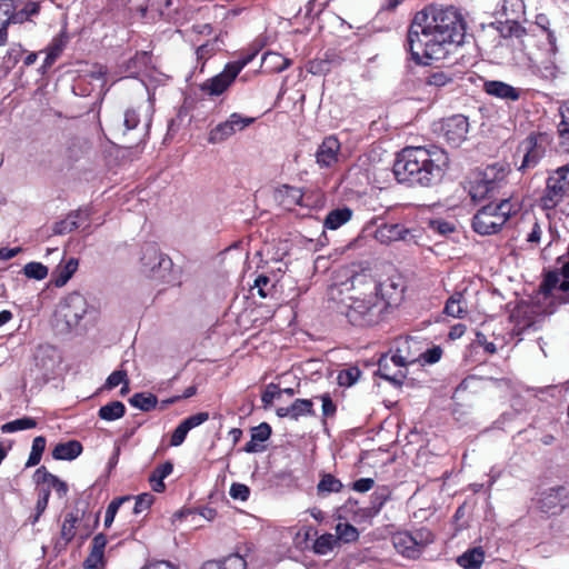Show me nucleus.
<instances>
[{"label": "nucleus", "mask_w": 569, "mask_h": 569, "mask_svg": "<svg viewBox=\"0 0 569 569\" xmlns=\"http://www.w3.org/2000/svg\"><path fill=\"white\" fill-rule=\"evenodd\" d=\"M536 26L541 29L543 34L546 36L549 44H550V51L555 54L557 51V38L555 33L548 28L549 20L545 14H537L536 16Z\"/></svg>", "instance_id": "nucleus-41"}, {"label": "nucleus", "mask_w": 569, "mask_h": 569, "mask_svg": "<svg viewBox=\"0 0 569 569\" xmlns=\"http://www.w3.org/2000/svg\"><path fill=\"white\" fill-rule=\"evenodd\" d=\"M141 272L151 279L163 283H174L172 260L162 253L153 243H147L141 249Z\"/></svg>", "instance_id": "nucleus-6"}, {"label": "nucleus", "mask_w": 569, "mask_h": 569, "mask_svg": "<svg viewBox=\"0 0 569 569\" xmlns=\"http://www.w3.org/2000/svg\"><path fill=\"white\" fill-rule=\"evenodd\" d=\"M485 560L481 548H473L458 557V563L465 569H478Z\"/></svg>", "instance_id": "nucleus-28"}, {"label": "nucleus", "mask_w": 569, "mask_h": 569, "mask_svg": "<svg viewBox=\"0 0 569 569\" xmlns=\"http://www.w3.org/2000/svg\"><path fill=\"white\" fill-rule=\"evenodd\" d=\"M418 343L419 342L412 337L401 338L397 341V350H399V352H402L410 357H418V360H419L420 355H419L418 350H416L415 352L411 350L412 347H416Z\"/></svg>", "instance_id": "nucleus-47"}, {"label": "nucleus", "mask_w": 569, "mask_h": 569, "mask_svg": "<svg viewBox=\"0 0 569 569\" xmlns=\"http://www.w3.org/2000/svg\"><path fill=\"white\" fill-rule=\"evenodd\" d=\"M209 419V413L208 412H198L196 415H192L188 418H186L182 422L183 425L189 429H193L200 425H202L203 422H206L207 420Z\"/></svg>", "instance_id": "nucleus-62"}, {"label": "nucleus", "mask_w": 569, "mask_h": 569, "mask_svg": "<svg viewBox=\"0 0 569 569\" xmlns=\"http://www.w3.org/2000/svg\"><path fill=\"white\" fill-rule=\"evenodd\" d=\"M26 277L42 280L48 276V268L40 262H29L23 268Z\"/></svg>", "instance_id": "nucleus-44"}, {"label": "nucleus", "mask_w": 569, "mask_h": 569, "mask_svg": "<svg viewBox=\"0 0 569 569\" xmlns=\"http://www.w3.org/2000/svg\"><path fill=\"white\" fill-rule=\"evenodd\" d=\"M147 60V52L137 53L134 57L128 60L126 71L130 72L131 74L137 73L140 66L144 64Z\"/></svg>", "instance_id": "nucleus-58"}, {"label": "nucleus", "mask_w": 569, "mask_h": 569, "mask_svg": "<svg viewBox=\"0 0 569 569\" xmlns=\"http://www.w3.org/2000/svg\"><path fill=\"white\" fill-rule=\"evenodd\" d=\"M129 403L148 412L157 407L158 398L153 393L137 392L129 399Z\"/></svg>", "instance_id": "nucleus-35"}, {"label": "nucleus", "mask_w": 569, "mask_h": 569, "mask_svg": "<svg viewBox=\"0 0 569 569\" xmlns=\"http://www.w3.org/2000/svg\"><path fill=\"white\" fill-rule=\"evenodd\" d=\"M223 569H247L246 560L238 553L229 555L221 560Z\"/></svg>", "instance_id": "nucleus-49"}, {"label": "nucleus", "mask_w": 569, "mask_h": 569, "mask_svg": "<svg viewBox=\"0 0 569 569\" xmlns=\"http://www.w3.org/2000/svg\"><path fill=\"white\" fill-rule=\"evenodd\" d=\"M466 26L453 7L429 4L418 11L407 32L406 48L418 64L443 60L463 43Z\"/></svg>", "instance_id": "nucleus-1"}, {"label": "nucleus", "mask_w": 569, "mask_h": 569, "mask_svg": "<svg viewBox=\"0 0 569 569\" xmlns=\"http://www.w3.org/2000/svg\"><path fill=\"white\" fill-rule=\"evenodd\" d=\"M230 496L240 501H246L249 498L250 489L243 483L234 482L230 487Z\"/></svg>", "instance_id": "nucleus-55"}, {"label": "nucleus", "mask_w": 569, "mask_h": 569, "mask_svg": "<svg viewBox=\"0 0 569 569\" xmlns=\"http://www.w3.org/2000/svg\"><path fill=\"white\" fill-rule=\"evenodd\" d=\"M46 443H47L46 438L42 436H38L33 439L31 452L26 462V468L37 466L40 462L42 453L46 449Z\"/></svg>", "instance_id": "nucleus-38"}, {"label": "nucleus", "mask_w": 569, "mask_h": 569, "mask_svg": "<svg viewBox=\"0 0 569 569\" xmlns=\"http://www.w3.org/2000/svg\"><path fill=\"white\" fill-rule=\"evenodd\" d=\"M445 313L453 318H462L467 313L466 302L461 292H455L446 302Z\"/></svg>", "instance_id": "nucleus-29"}, {"label": "nucleus", "mask_w": 569, "mask_h": 569, "mask_svg": "<svg viewBox=\"0 0 569 569\" xmlns=\"http://www.w3.org/2000/svg\"><path fill=\"white\" fill-rule=\"evenodd\" d=\"M33 481L38 486L48 483V487L50 489L53 488L59 497H64L68 492V485L57 476L49 472L44 466H41L34 471Z\"/></svg>", "instance_id": "nucleus-21"}, {"label": "nucleus", "mask_w": 569, "mask_h": 569, "mask_svg": "<svg viewBox=\"0 0 569 569\" xmlns=\"http://www.w3.org/2000/svg\"><path fill=\"white\" fill-rule=\"evenodd\" d=\"M505 21H496L488 26L487 34L488 36H498L499 39H507L509 37L520 38L525 33V29L519 24L516 20V17L506 16Z\"/></svg>", "instance_id": "nucleus-13"}, {"label": "nucleus", "mask_w": 569, "mask_h": 569, "mask_svg": "<svg viewBox=\"0 0 569 569\" xmlns=\"http://www.w3.org/2000/svg\"><path fill=\"white\" fill-rule=\"evenodd\" d=\"M82 452V445L77 440L58 443L52 450L56 460H73Z\"/></svg>", "instance_id": "nucleus-24"}, {"label": "nucleus", "mask_w": 569, "mask_h": 569, "mask_svg": "<svg viewBox=\"0 0 569 569\" xmlns=\"http://www.w3.org/2000/svg\"><path fill=\"white\" fill-rule=\"evenodd\" d=\"M218 41H219V38L216 37L213 39V41H208V42L201 44L200 47H198V49H197L198 59H206V58L212 56L216 51H218L219 50Z\"/></svg>", "instance_id": "nucleus-53"}, {"label": "nucleus", "mask_w": 569, "mask_h": 569, "mask_svg": "<svg viewBox=\"0 0 569 569\" xmlns=\"http://www.w3.org/2000/svg\"><path fill=\"white\" fill-rule=\"evenodd\" d=\"M510 319L515 322L512 332L521 336L533 326V309L528 305H519L512 311Z\"/></svg>", "instance_id": "nucleus-18"}, {"label": "nucleus", "mask_w": 569, "mask_h": 569, "mask_svg": "<svg viewBox=\"0 0 569 569\" xmlns=\"http://www.w3.org/2000/svg\"><path fill=\"white\" fill-rule=\"evenodd\" d=\"M352 217V210L348 207L338 208L335 210H331L326 219H325V227L330 230H336L340 228L342 224L347 223Z\"/></svg>", "instance_id": "nucleus-26"}, {"label": "nucleus", "mask_w": 569, "mask_h": 569, "mask_svg": "<svg viewBox=\"0 0 569 569\" xmlns=\"http://www.w3.org/2000/svg\"><path fill=\"white\" fill-rule=\"evenodd\" d=\"M517 152L522 153V162L520 169L529 167L533 152V133L528 134L525 141L518 147Z\"/></svg>", "instance_id": "nucleus-43"}, {"label": "nucleus", "mask_w": 569, "mask_h": 569, "mask_svg": "<svg viewBox=\"0 0 569 569\" xmlns=\"http://www.w3.org/2000/svg\"><path fill=\"white\" fill-rule=\"evenodd\" d=\"M140 108H128L123 114V122L119 126L118 130L122 133V136H128L130 131H138V139L143 140L148 136V129L150 126V120L139 128L140 123Z\"/></svg>", "instance_id": "nucleus-15"}, {"label": "nucleus", "mask_w": 569, "mask_h": 569, "mask_svg": "<svg viewBox=\"0 0 569 569\" xmlns=\"http://www.w3.org/2000/svg\"><path fill=\"white\" fill-rule=\"evenodd\" d=\"M189 431L190 430L181 421L172 432L170 445L173 447L182 445Z\"/></svg>", "instance_id": "nucleus-59"}, {"label": "nucleus", "mask_w": 569, "mask_h": 569, "mask_svg": "<svg viewBox=\"0 0 569 569\" xmlns=\"http://www.w3.org/2000/svg\"><path fill=\"white\" fill-rule=\"evenodd\" d=\"M360 370L357 367H350L341 370L338 380L341 386H352L360 378Z\"/></svg>", "instance_id": "nucleus-46"}, {"label": "nucleus", "mask_w": 569, "mask_h": 569, "mask_svg": "<svg viewBox=\"0 0 569 569\" xmlns=\"http://www.w3.org/2000/svg\"><path fill=\"white\" fill-rule=\"evenodd\" d=\"M448 169V153L436 146L406 147L397 154L392 167L399 183L421 188L439 186Z\"/></svg>", "instance_id": "nucleus-2"}, {"label": "nucleus", "mask_w": 569, "mask_h": 569, "mask_svg": "<svg viewBox=\"0 0 569 569\" xmlns=\"http://www.w3.org/2000/svg\"><path fill=\"white\" fill-rule=\"evenodd\" d=\"M562 488H550L548 491L541 493V497L537 501V508L540 509L541 512L548 515H557L561 512L563 506L561 503L560 492Z\"/></svg>", "instance_id": "nucleus-19"}, {"label": "nucleus", "mask_w": 569, "mask_h": 569, "mask_svg": "<svg viewBox=\"0 0 569 569\" xmlns=\"http://www.w3.org/2000/svg\"><path fill=\"white\" fill-rule=\"evenodd\" d=\"M262 63L270 72H282L291 64V60L277 52H268L262 58Z\"/></svg>", "instance_id": "nucleus-31"}, {"label": "nucleus", "mask_w": 569, "mask_h": 569, "mask_svg": "<svg viewBox=\"0 0 569 569\" xmlns=\"http://www.w3.org/2000/svg\"><path fill=\"white\" fill-rule=\"evenodd\" d=\"M126 413V407L121 401H111L106 406L100 407L98 416L106 421H113L120 419Z\"/></svg>", "instance_id": "nucleus-33"}, {"label": "nucleus", "mask_w": 569, "mask_h": 569, "mask_svg": "<svg viewBox=\"0 0 569 569\" xmlns=\"http://www.w3.org/2000/svg\"><path fill=\"white\" fill-rule=\"evenodd\" d=\"M339 150L340 142L336 137L329 136L325 138L316 153L317 163L327 168L333 166L338 161Z\"/></svg>", "instance_id": "nucleus-16"}, {"label": "nucleus", "mask_w": 569, "mask_h": 569, "mask_svg": "<svg viewBox=\"0 0 569 569\" xmlns=\"http://www.w3.org/2000/svg\"><path fill=\"white\" fill-rule=\"evenodd\" d=\"M408 236H410V230L400 223H383L375 232V238L385 244L407 240Z\"/></svg>", "instance_id": "nucleus-17"}, {"label": "nucleus", "mask_w": 569, "mask_h": 569, "mask_svg": "<svg viewBox=\"0 0 569 569\" xmlns=\"http://www.w3.org/2000/svg\"><path fill=\"white\" fill-rule=\"evenodd\" d=\"M453 82V78L446 71L439 70L429 73L425 83L430 87L442 88Z\"/></svg>", "instance_id": "nucleus-40"}, {"label": "nucleus", "mask_w": 569, "mask_h": 569, "mask_svg": "<svg viewBox=\"0 0 569 569\" xmlns=\"http://www.w3.org/2000/svg\"><path fill=\"white\" fill-rule=\"evenodd\" d=\"M37 426V421L30 417H23L13 421L7 422L2 426L3 432H16L20 430L32 429Z\"/></svg>", "instance_id": "nucleus-39"}, {"label": "nucleus", "mask_w": 569, "mask_h": 569, "mask_svg": "<svg viewBox=\"0 0 569 569\" xmlns=\"http://www.w3.org/2000/svg\"><path fill=\"white\" fill-rule=\"evenodd\" d=\"M558 282V276L553 272H549L545 277L538 293H542L545 297H547L557 287Z\"/></svg>", "instance_id": "nucleus-56"}, {"label": "nucleus", "mask_w": 569, "mask_h": 569, "mask_svg": "<svg viewBox=\"0 0 569 569\" xmlns=\"http://www.w3.org/2000/svg\"><path fill=\"white\" fill-rule=\"evenodd\" d=\"M236 78L237 69L231 70L229 66L226 64L223 71L203 82L201 89L210 96H219L228 89Z\"/></svg>", "instance_id": "nucleus-12"}, {"label": "nucleus", "mask_w": 569, "mask_h": 569, "mask_svg": "<svg viewBox=\"0 0 569 569\" xmlns=\"http://www.w3.org/2000/svg\"><path fill=\"white\" fill-rule=\"evenodd\" d=\"M510 169L506 162H495L486 167L471 182L469 194L475 202L490 200L499 202L500 189Z\"/></svg>", "instance_id": "nucleus-4"}, {"label": "nucleus", "mask_w": 569, "mask_h": 569, "mask_svg": "<svg viewBox=\"0 0 569 569\" xmlns=\"http://www.w3.org/2000/svg\"><path fill=\"white\" fill-rule=\"evenodd\" d=\"M430 228L440 234H447L455 230V227L451 223L441 219L431 220Z\"/></svg>", "instance_id": "nucleus-63"}, {"label": "nucleus", "mask_w": 569, "mask_h": 569, "mask_svg": "<svg viewBox=\"0 0 569 569\" xmlns=\"http://www.w3.org/2000/svg\"><path fill=\"white\" fill-rule=\"evenodd\" d=\"M509 199L501 198L499 202H489L482 206L472 219L473 230L482 236L493 234L500 231L510 216Z\"/></svg>", "instance_id": "nucleus-5"}, {"label": "nucleus", "mask_w": 569, "mask_h": 569, "mask_svg": "<svg viewBox=\"0 0 569 569\" xmlns=\"http://www.w3.org/2000/svg\"><path fill=\"white\" fill-rule=\"evenodd\" d=\"M130 496H123L113 499L107 507L104 516V527L109 528L114 520V517L122 503L130 501Z\"/></svg>", "instance_id": "nucleus-42"}, {"label": "nucleus", "mask_w": 569, "mask_h": 569, "mask_svg": "<svg viewBox=\"0 0 569 569\" xmlns=\"http://www.w3.org/2000/svg\"><path fill=\"white\" fill-rule=\"evenodd\" d=\"M172 0H141L138 1L130 9L138 10L142 17H144L148 9L157 11L160 16L166 14V10L170 8Z\"/></svg>", "instance_id": "nucleus-30"}, {"label": "nucleus", "mask_w": 569, "mask_h": 569, "mask_svg": "<svg viewBox=\"0 0 569 569\" xmlns=\"http://www.w3.org/2000/svg\"><path fill=\"white\" fill-rule=\"evenodd\" d=\"M388 359L390 360L391 365H393L398 369H402V370L406 366L418 361V357H410L408 355L399 352V350H397V349H396L395 355Z\"/></svg>", "instance_id": "nucleus-51"}, {"label": "nucleus", "mask_w": 569, "mask_h": 569, "mask_svg": "<svg viewBox=\"0 0 569 569\" xmlns=\"http://www.w3.org/2000/svg\"><path fill=\"white\" fill-rule=\"evenodd\" d=\"M419 355L426 363L432 365L440 360L442 356V349L439 346H435L425 352H419Z\"/></svg>", "instance_id": "nucleus-61"}, {"label": "nucleus", "mask_w": 569, "mask_h": 569, "mask_svg": "<svg viewBox=\"0 0 569 569\" xmlns=\"http://www.w3.org/2000/svg\"><path fill=\"white\" fill-rule=\"evenodd\" d=\"M377 373L382 379L388 380L396 386H401L407 377V372L402 369L392 370L390 360L387 356H382L379 359Z\"/></svg>", "instance_id": "nucleus-23"}, {"label": "nucleus", "mask_w": 569, "mask_h": 569, "mask_svg": "<svg viewBox=\"0 0 569 569\" xmlns=\"http://www.w3.org/2000/svg\"><path fill=\"white\" fill-rule=\"evenodd\" d=\"M338 543V538L335 535L325 533L316 539L312 549L315 553L325 556L332 551Z\"/></svg>", "instance_id": "nucleus-36"}, {"label": "nucleus", "mask_w": 569, "mask_h": 569, "mask_svg": "<svg viewBox=\"0 0 569 569\" xmlns=\"http://www.w3.org/2000/svg\"><path fill=\"white\" fill-rule=\"evenodd\" d=\"M343 485L331 473H322L320 481L317 485V493L320 497H326L330 493L340 492Z\"/></svg>", "instance_id": "nucleus-27"}, {"label": "nucleus", "mask_w": 569, "mask_h": 569, "mask_svg": "<svg viewBox=\"0 0 569 569\" xmlns=\"http://www.w3.org/2000/svg\"><path fill=\"white\" fill-rule=\"evenodd\" d=\"M91 212L89 209H78L68 214V217L61 221H58L53 226L54 234H67L78 229L80 223L79 220H89Z\"/></svg>", "instance_id": "nucleus-20"}, {"label": "nucleus", "mask_w": 569, "mask_h": 569, "mask_svg": "<svg viewBox=\"0 0 569 569\" xmlns=\"http://www.w3.org/2000/svg\"><path fill=\"white\" fill-rule=\"evenodd\" d=\"M11 0H0V47L8 41V27L11 24Z\"/></svg>", "instance_id": "nucleus-34"}, {"label": "nucleus", "mask_w": 569, "mask_h": 569, "mask_svg": "<svg viewBox=\"0 0 569 569\" xmlns=\"http://www.w3.org/2000/svg\"><path fill=\"white\" fill-rule=\"evenodd\" d=\"M80 521L79 512H69L66 515L63 523L61 526V539L63 540L62 548H64L73 538L76 535V525Z\"/></svg>", "instance_id": "nucleus-32"}, {"label": "nucleus", "mask_w": 569, "mask_h": 569, "mask_svg": "<svg viewBox=\"0 0 569 569\" xmlns=\"http://www.w3.org/2000/svg\"><path fill=\"white\" fill-rule=\"evenodd\" d=\"M569 190V168L561 167L548 178L545 196L540 198L543 209H551L565 197Z\"/></svg>", "instance_id": "nucleus-7"}, {"label": "nucleus", "mask_w": 569, "mask_h": 569, "mask_svg": "<svg viewBox=\"0 0 569 569\" xmlns=\"http://www.w3.org/2000/svg\"><path fill=\"white\" fill-rule=\"evenodd\" d=\"M566 126L565 123L563 127H558L559 150L561 152H569V127Z\"/></svg>", "instance_id": "nucleus-64"}, {"label": "nucleus", "mask_w": 569, "mask_h": 569, "mask_svg": "<svg viewBox=\"0 0 569 569\" xmlns=\"http://www.w3.org/2000/svg\"><path fill=\"white\" fill-rule=\"evenodd\" d=\"M78 267L79 260L77 258H70L66 262L59 263L51 273L52 283L58 288L63 287L74 274Z\"/></svg>", "instance_id": "nucleus-22"}, {"label": "nucleus", "mask_w": 569, "mask_h": 569, "mask_svg": "<svg viewBox=\"0 0 569 569\" xmlns=\"http://www.w3.org/2000/svg\"><path fill=\"white\" fill-rule=\"evenodd\" d=\"M318 398L322 402L321 410H322L323 418H331V417H333L336 415V411H337V406L332 401L330 395L329 393H323V395L319 396Z\"/></svg>", "instance_id": "nucleus-54"}, {"label": "nucleus", "mask_w": 569, "mask_h": 569, "mask_svg": "<svg viewBox=\"0 0 569 569\" xmlns=\"http://www.w3.org/2000/svg\"><path fill=\"white\" fill-rule=\"evenodd\" d=\"M469 132L468 118L462 114H455L445 119L441 123V133L448 144L459 147Z\"/></svg>", "instance_id": "nucleus-9"}, {"label": "nucleus", "mask_w": 569, "mask_h": 569, "mask_svg": "<svg viewBox=\"0 0 569 569\" xmlns=\"http://www.w3.org/2000/svg\"><path fill=\"white\" fill-rule=\"evenodd\" d=\"M302 416H315L313 403L310 399H296L291 403V419L298 420Z\"/></svg>", "instance_id": "nucleus-37"}, {"label": "nucleus", "mask_w": 569, "mask_h": 569, "mask_svg": "<svg viewBox=\"0 0 569 569\" xmlns=\"http://www.w3.org/2000/svg\"><path fill=\"white\" fill-rule=\"evenodd\" d=\"M154 497L149 492H143L136 497V503L133 507V513L139 515L142 511L150 508L153 503Z\"/></svg>", "instance_id": "nucleus-48"}, {"label": "nucleus", "mask_w": 569, "mask_h": 569, "mask_svg": "<svg viewBox=\"0 0 569 569\" xmlns=\"http://www.w3.org/2000/svg\"><path fill=\"white\" fill-rule=\"evenodd\" d=\"M392 540L398 552L410 559L418 558L423 549V539L417 540V536L408 531L398 532Z\"/></svg>", "instance_id": "nucleus-11"}, {"label": "nucleus", "mask_w": 569, "mask_h": 569, "mask_svg": "<svg viewBox=\"0 0 569 569\" xmlns=\"http://www.w3.org/2000/svg\"><path fill=\"white\" fill-rule=\"evenodd\" d=\"M254 120L256 119L252 117H244L234 112L230 114L226 121L218 123L210 130L208 142L212 144L221 143L233 136L236 132L242 131L252 124Z\"/></svg>", "instance_id": "nucleus-8"}, {"label": "nucleus", "mask_w": 569, "mask_h": 569, "mask_svg": "<svg viewBox=\"0 0 569 569\" xmlns=\"http://www.w3.org/2000/svg\"><path fill=\"white\" fill-rule=\"evenodd\" d=\"M87 311L88 302L86 298L79 292L69 293L60 309V312L69 329L76 328Z\"/></svg>", "instance_id": "nucleus-10"}, {"label": "nucleus", "mask_w": 569, "mask_h": 569, "mask_svg": "<svg viewBox=\"0 0 569 569\" xmlns=\"http://www.w3.org/2000/svg\"><path fill=\"white\" fill-rule=\"evenodd\" d=\"M483 90L489 96L505 100V101H517L520 99L523 92L519 88H515L503 81L499 80H487L483 83Z\"/></svg>", "instance_id": "nucleus-14"}, {"label": "nucleus", "mask_w": 569, "mask_h": 569, "mask_svg": "<svg viewBox=\"0 0 569 569\" xmlns=\"http://www.w3.org/2000/svg\"><path fill=\"white\" fill-rule=\"evenodd\" d=\"M282 391L274 383H269L261 396V401L264 408L272 405L273 399L280 398Z\"/></svg>", "instance_id": "nucleus-52"}, {"label": "nucleus", "mask_w": 569, "mask_h": 569, "mask_svg": "<svg viewBox=\"0 0 569 569\" xmlns=\"http://www.w3.org/2000/svg\"><path fill=\"white\" fill-rule=\"evenodd\" d=\"M355 291L348 297L341 313L352 326L373 327L383 319L390 302L383 296V284L371 276L356 274L351 279Z\"/></svg>", "instance_id": "nucleus-3"}, {"label": "nucleus", "mask_w": 569, "mask_h": 569, "mask_svg": "<svg viewBox=\"0 0 569 569\" xmlns=\"http://www.w3.org/2000/svg\"><path fill=\"white\" fill-rule=\"evenodd\" d=\"M271 436V427L267 422H262L251 429V438L253 441L264 442Z\"/></svg>", "instance_id": "nucleus-50"}, {"label": "nucleus", "mask_w": 569, "mask_h": 569, "mask_svg": "<svg viewBox=\"0 0 569 569\" xmlns=\"http://www.w3.org/2000/svg\"><path fill=\"white\" fill-rule=\"evenodd\" d=\"M126 380H128L127 372L124 370H116L108 377L104 387L110 390L124 383Z\"/></svg>", "instance_id": "nucleus-60"}, {"label": "nucleus", "mask_w": 569, "mask_h": 569, "mask_svg": "<svg viewBox=\"0 0 569 569\" xmlns=\"http://www.w3.org/2000/svg\"><path fill=\"white\" fill-rule=\"evenodd\" d=\"M18 6L16 0H11L10 12L11 16V24L23 23L30 17L36 16L40 11L39 2H28L23 9L17 10Z\"/></svg>", "instance_id": "nucleus-25"}, {"label": "nucleus", "mask_w": 569, "mask_h": 569, "mask_svg": "<svg viewBox=\"0 0 569 569\" xmlns=\"http://www.w3.org/2000/svg\"><path fill=\"white\" fill-rule=\"evenodd\" d=\"M336 531H337L336 537L338 538V542L340 540H343L346 542H351V541L357 540L358 536H359L358 530L349 523H338L336 527Z\"/></svg>", "instance_id": "nucleus-45"}, {"label": "nucleus", "mask_w": 569, "mask_h": 569, "mask_svg": "<svg viewBox=\"0 0 569 569\" xmlns=\"http://www.w3.org/2000/svg\"><path fill=\"white\" fill-rule=\"evenodd\" d=\"M388 498L389 493L385 489L381 491L373 492V495L371 496V511L373 515H377L381 510L382 506L386 503Z\"/></svg>", "instance_id": "nucleus-57"}]
</instances>
